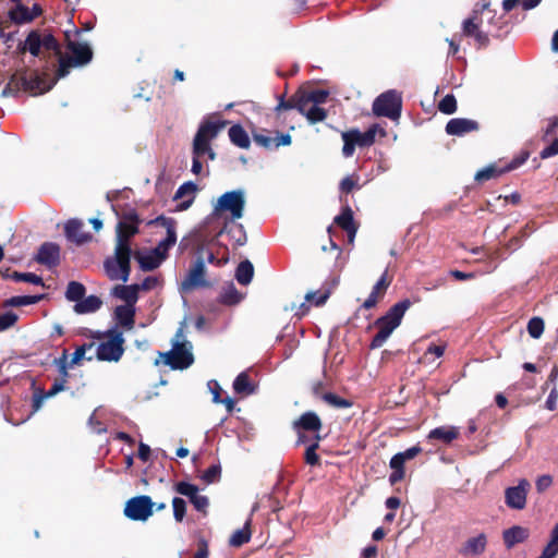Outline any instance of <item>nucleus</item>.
Returning <instances> with one entry per match:
<instances>
[{"mask_svg":"<svg viewBox=\"0 0 558 558\" xmlns=\"http://www.w3.org/2000/svg\"><path fill=\"white\" fill-rule=\"evenodd\" d=\"M227 122L222 120H204L193 138L192 156L208 160L216 159V153L211 146V142L216 140L220 131L226 126Z\"/></svg>","mask_w":558,"mask_h":558,"instance_id":"nucleus-1","label":"nucleus"},{"mask_svg":"<svg viewBox=\"0 0 558 558\" xmlns=\"http://www.w3.org/2000/svg\"><path fill=\"white\" fill-rule=\"evenodd\" d=\"M489 2H483L480 9L473 11L472 16L465 19L462 23V35L474 38L478 47H485L489 43L490 29L484 26V17L487 22L495 20V11L489 9Z\"/></svg>","mask_w":558,"mask_h":558,"instance_id":"nucleus-2","label":"nucleus"},{"mask_svg":"<svg viewBox=\"0 0 558 558\" xmlns=\"http://www.w3.org/2000/svg\"><path fill=\"white\" fill-rule=\"evenodd\" d=\"M185 322H182L172 339V348L170 351L160 353L166 365L172 369H185L194 362L192 353V343L185 339L184 335Z\"/></svg>","mask_w":558,"mask_h":558,"instance_id":"nucleus-3","label":"nucleus"},{"mask_svg":"<svg viewBox=\"0 0 558 558\" xmlns=\"http://www.w3.org/2000/svg\"><path fill=\"white\" fill-rule=\"evenodd\" d=\"M410 305L411 303L409 300L398 302L386 313L385 316L375 322V325L378 327V332L374 336L371 342V349H378L384 345L393 330L400 326Z\"/></svg>","mask_w":558,"mask_h":558,"instance_id":"nucleus-4","label":"nucleus"},{"mask_svg":"<svg viewBox=\"0 0 558 558\" xmlns=\"http://www.w3.org/2000/svg\"><path fill=\"white\" fill-rule=\"evenodd\" d=\"M245 204L246 197L243 189L228 191L217 198L211 216L221 217L223 214H229L232 221L239 220L244 216Z\"/></svg>","mask_w":558,"mask_h":558,"instance_id":"nucleus-5","label":"nucleus"},{"mask_svg":"<svg viewBox=\"0 0 558 558\" xmlns=\"http://www.w3.org/2000/svg\"><path fill=\"white\" fill-rule=\"evenodd\" d=\"M131 246L116 244L114 256L104 263L106 275L110 280L126 282L131 272Z\"/></svg>","mask_w":558,"mask_h":558,"instance_id":"nucleus-6","label":"nucleus"},{"mask_svg":"<svg viewBox=\"0 0 558 558\" xmlns=\"http://www.w3.org/2000/svg\"><path fill=\"white\" fill-rule=\"evenodd\" d=\"M402 109L401 94L396 89H389L380 94L373 102V112L377 117H386L398 120Z\"/></svg>","mask_w":558,"mask_h":558,"instance_id":"nucleus-7","label":"nucleus"},{"mask_svg":"<svg viewBox=\"0 0 558 558\" xmlns=\"http://www.w3.org/2000/svg\"><path fill=\"white\" fill-rule=\"evenodd\" d=\"M107 337L108 339L100 342L97 347V359L107 362H118L124 352L123 333L118 328H112L108 330Z\"/></svg>","mask_w":558,"mask_h":558,"instance_id":"nucleus-8","label":"nucleus"},{"mask_svg":"<svg viewBox=\"0 0 558 558\" xmlns=\"http://www.w3.org/2000/svg\"><path fill=\"white\" fill-rule=\"evenodd\" d=\"M154 506L149 496L133 497L126 501L124 514L133 521H146L153 514Z\"/></svg>","mask_w":558,"mask_h":558,"instance_id":"nucleus-9","label":"nucleus"},{"mask_svg":"<svg viewBox=\"0 0 558 558\" xmlns=\"http://www.w3.org/2000/svg\"><path fill=\"white\" fill-rule=\"evenodd\" d=\"M56 78L48 82L45 76L38 73H31L29 75H22L21 77H13L12 83L16 82L17 86H21L25 92L36 96L41 95L50 90L56 84Z\"/></svg>","mask_w":558,"mask_h":558,"instance_id":"nucleus-10","label":"nucleus"},{"mask_svg":"<svg viewBox=\"0 0 558 558\" xmlns=\"http://www.w3.org/2000/svg\"><path fill=\"white\" fill-rule=\"evenodd\" d=\"M59 372L61 374L60 379H56L52 384L51 388L48 391H37L33 397V411L37 412L41 407L45 400L52 398L60 391L65 389V383L68 377V366L65 362V357L58 361Z\"/></svg>","mask_w":558,"mask_h":558,"instance_id":"nucleus-11","label":"nucleus"},{"mask_svg":"<svg viewBox=\"0 0 558 558\" xmlns=\"http://www.w3.org/2000/svg\"><path fill=\"white\" fill-rule=\"evenodd\" d=\"M140 219L134 210H129L119 220L117 226V243L130 246L129 240L137 233Z\"/></svg>","mask_w":558,"mask_h":558,"instance_id":"nucleus-12","label":"nucleus"},{"mask_svg":"<svg viewBox=\"0 0 558 558\" xmlns=\"http://www.w3.org/2000/svg\"><path fill=\"white\" fill-rule=\"evenodd\" d=\"M205 260L203 256H198L191 269L189 270L185 279L180 284L181 292H189L195 288L204 287L207 284L205 280Z\"/></svg>","mask_w":558,"mask_h":558,"instance_id":"nucleus-13","label":"nucleus"},{"mask_svg":"<svg viewBox=\"0 0 558 558\" xmlns=\"http://www.w3.org/2000/svg\"><path fill=\"white\" fill-rule=\"evenodd\" d=\"M531 484L527 480L522 478L517 486L508 487L505 490L506 505L514 510H522L526 505V497Z\"/></svg>","mask_w":558,"mask_h":558,"instance_id":"nucleus-14","label":"nucleus"},{"mask_svg":"<svg viewBox=\"0 0 558 558\" xmlns=\"http://www.w3.org/2000/svg\"><path fill=\"white\" fill-rule=\"evenodd\" d=\"M68 49L71 52L70 62L73 65H85L90 62L93 58L92 48L87 43H78L70 39V35L66 33Z\"/></svg>","mask_w":558,"mask_h":558,"instance_id":"nucleus-15","label":"nucleus"},{"mask_svg":"<svg viewBox=\"0 0 558 558\" xmlns=\"http://www.w3.org/2000/svg\"><path fill=\"white\" fill-rule=\"evenodd\" d=\"M35 259L37 263L49 268L57 266L60 260L59 245L52 242H46L41 244Z\"/></svg>","mask_w":558,"mask_h":558,"instance_id":"nucleus-16","label":"nucleus"},{"mask_svg":"<svg viewBox=\"0 0 558 558\" xmlns=\"http://www.w3.org/2000/svg\"><path fill=\"white\" fill-rule=\"evenodd\" d=\"M478 123L471 119L454 118L448 121L446 132L449 135L462 136L466 133L476 131Z\"/></svg>","mask_w":558,"mask_h":558,"instance_id":"nucleus-17","label":"nucleus"},{"mask_svg":"<svg viewBox=\"0 0 558 558\" xmlns=\"http://www.w3.org/2000/svg\"><path fill=\"white\" fill-rule=\"evenodd\" d=\"M83 222L78 219H70L64 226L65 236L69 241L83 244L90 239V235L83 231Z\"/></svg>","mask_w":558,"mask_h":558,"instance_id":"nucleus-18","label":"nucleus"},{"mask_svg":"<svg viewBox=\"0 0 558 558\" xmlns=\"http://www.w3.org/2000/svg\"><path fill=\"white\" fill-rule=\"evenodd\" d=\"M166 255L157 247L148 253L138 254L136 256L140 267L145 271H150L158 268Z\"/></svg>","mask_w":558,"mask_h":558,"instance_id":"nucleus-19","label":"nucleus"},{"mask_svg":"<svg viewBox=\"0 0 558 558\" xmlns=\"http://www.w3.org/2000/svg\"><path fill=\"white\" fill-rule=\"evenodd\" d=\"M486 545L487 537L484 533H481L477 536L470 537L465 542L461 548V554L464 556H480L485 551Z\"/></svg>","mask_w":558,"mask_h":558,"instance_id":"nucleus-20","label":"nucleus"},{"mask_svg":"<svg viewBox=\"0 0 558 558\" xmlns=\"http://www.w3.org/2000/svg\"><path fill=\"white\" fill-rule=\"evenodd\" d=\"M140 286L138 284H129V286H116L112 289V294L120 300L125 302L124 305L134 306L138 300Z\"/></svg>","mask_w":558,"mask_h":558,"instance_id":"nucleus-21","label":"nucleus"},{"mask_svg":"<svg viewBox=\"0 0 558 558\" xmlns=\"http://www.w3.org/2000/svg\"><path fill=\"white\" fill-rule=\"evenodd\" d=\"M293 425L298 432L301 429L318 432L322 428V421L315 412L308 411L302 414Z\"/></svg>","mask_w":558,"mask_h":558,"instance_id":"nucleus-22","label":"nucleus"},{"mask_svg":"<svg viewBox=\"0 0 558 558\" xmlns=\"http://www.w3.org/2000/svg\"><path fill=\"white\" fill-rule=\"evenodd\" d=\"M135 307L131 305H119L114 310L117 323L128 330L134 327Z\"/></svg>","mask_w":558,"mask_h":558,"instance_id":"nucleus-23","label":"nucleus"},{"mask_svg":"<svg viewBox=\"0 0 558 558\" xmlns=\"http://www.w3.org/2000/svg\"><path fill=\"white\" fill-rule=\"evenodd\" d=\"M43 48L41 35L38 31H32L24 43L19 45L21 52L28 51L32 56H39L40 49Z\"/></svg>","mask_w":558,"mask_h":558,"instance_id":"nucleus-24","label":"nucleus"},{"mask_svg":"<svg viewBox=\"0 0 558 558\" xmlns=\"http://www.w3.org/2000/svg\"><path fill=\"white\" fill-rule=\"evenodd\" d=\"M338 283L337 279H332V283H325L318 291H310L305 294V301L311 302L316 306H320L328 300L331 290Z\"/></svg>","mask_w":558,"mask_h":558,"instance_id":"nucleus-25","label":"nucleus"},{"mask_svg":"<svg viewBox=\"0 0 558 558\" xmlns=\"http://www.w3.org/2000/svg\"><path fill=\"white\" fill-rule=\"evenodd\" d=\"M380 132L381 135H385L386 132L384 129H379L378 125H372L366 132L361 133L359 130H351V134L353 135L355 143L357 146L367 147L371 146L375 142V137L377 132Z\"/></svg>","mask_w":558,"mask_h":558,"instance_id":"nucleus-26","label":"nucleus"},{"mask_svg":"<svg viewBox=\"0 0 558 558\" xmlns=\"http://www.w3.org/2000/svg\"><path fill=\"white\" fill-rule=\"evenodd\" d=\"M335 222L347 231L349 241L353 242L356 234V227L354 226L353 213L347 207L343 211L335 218Z\"/></svg>","mask_w":558,"mask_h":558,"instance_id":"nucleus-27","label":"nucleus"},{"mask_svg":"<svg viewBox=\"0 0 558 558\" xmlns=\"http://www.w3.org/2000/svg\"><path fill=\"white\" fill-rule=\"evenodd\" d=\"M504 542L507 548H512L515 544L524 542L529 537V531L522 526H512L504 531Z\"/></svg>","mask_w":558,"mask_h":558,"instance_id":"nucleus-28","label":"nucleus"},{"mask_svg":"<svg viewBox=\"0 0 558 558\" xmlns=\"http://www.w3.org/2000/svg\"><path fill=\"white\" fill-rule=\"evenodd\" d=\"M459 435V430L454 426H440L428 433V439H437L445 444H450Z\"/></svg>","mask_w":558,"mask_h":558,"instance_id":"nucleus-29","label":"nucleus"},{"mask_svg":"<svg viewBox=\"0 0 558 558\" xmlns=\"http://www.w3.org/2000/svg\"><path fill=\"white\" fill-rule=\"evenodd\" d=\"M162 225L167 229V236L159 242L157 248L166 255L167 251L177 242L175 222L173 219L165 218Z\"/></svg>","mask_w":558,"mask_h":558,"instance_id":"nucleus-30","label":"nucleus"},{"mask_svg":"<svg viewBox=\"0 0 558 558\" xmlns=\"http://www.w3.org/2000/svg\"><path fill=\"white\" fill-rule=\"evenodd\" d=\"M196 191H197L196 184L191 181L185 182L179 186V189L177 190V192L174 194V199L184 198L185 196L189 197L186 201H184L180 205L181 209H186L191 206V204L194 201Z\"/></svg>","mask_w":558,"mask_h":558,"instance_id":"nucleus-31","label":"nucleus"},{"mask_svg":"<svg viewBox=\"0 0 558 558\" xmlns=\"http://www.w3.org/2000/svg\"><path fill=\"white\" fill-rule=\"evenodd\" d=\"M101 300L96 295H89L87 298H83L81 301L75 303L74 312L76 314H88L98 311L101 306Z\"/></svg>","mask_w":558,"mask_h":558,"instance_id":"nucleus-32","label":"nucleus"},{"mask_svg":"<svg viewBox=\"0 0 558 558\" xmlns=\"http://www.w3.org/2000/svg\"><path fill=\"white\" fill-rule=\"evenodd\" d=\"M233 389L238 395L243 396H250L256 391L255 385L250 380V377L245 372L240 373L235 377L233 381Z\"/></svg>","mask_w":558,"mask_h":558,"instance_id":"nucleus-33","label":"nucleus"},{"mask_svg":"<svg viewBox=\"0 0 558 558\" xmlns=\"http://www.w3.org/2000/svg\"><path fill=\"white\" fill-rule=\"evenodd\" d=\"M228 134H229L230 141L235 146H238L240 148H248L250 147L251 142H250L248 135L241 125H239V124L232 125L229 129Z\"/></svg>","mask_w":558,"mask_h":558,"instance_id":"nucleus-34","label":"nucleus"},{"mask_svg":"<svg viewBox=\"0 0 558 558\" xmlns=\"http://www.w3.org/2000/svg\"><path fill=\"white\" fill-rule=\"evenodd\" d=\"M44 298L43 294L39 295H16L7 299L3 302L4 307H22L27 305H33L41 301Z\"/></svg>","mask_w":558,"mask_h":558,"instance_id":"nucleus-35","label":"nucleus"},{"mask_svg":"<svg viewBox=\"0 0 558 558\" xmlns=\"http://www.w3.org/2000/svg\"><path fill=\"white\" fill-rule=\"evenodd\" d=\"M251 518H248L242 529H239L232 533L229 539V545L232 547H240L251 539Z\"/></svg>","mask_w":558,"mask_h":558,"instance_id":"nucleus-36","label":"nucleus"},{"mask_svg":"<svg viewBox=\"0 0 558 558\" xmlns=\"http://www.w3.org/2000/svg\"><path fill=\"white\" fill-rule=\"evenodd\" d=\"M254 276V267L253 264L250 260H243L241 262L235 270V279L236 281L246 286L248 284Z\"/></svg>","mask_w":558,"mask_h":558,"instance_id":"nucleus-37","label":"nucleus"},{"mask_svg":"<svg viewBox=\"0 0 558 558\" xmlns=\"http://www.w3.org/2000/svg\"><path fill=\"white\" fill-rule=\"evenodd\" d=\"M10 19L17 23L23 24L33 21L36 17V14H32L31 10L19 3L9 12Z\"/></svg>","mask_w":558,"mask_h":558,"instance_id":"nucleus-38","label":"nucleus"},{"mask_svg":"<svg viewBox=\"0 0 558 558\" xmlns=\"http://www.w3.org/2000/svg\"><path fill=\"white\" fill-rule=\"evenodd\" d=\"M558 555V523L550 533V539L538 558H555Z\"/></svg>","mask_w":558,"mask_h":558,"instance_id":"nucleus-39","label":"nucleus"},{"mask_svg":"<svg viewBox=\"0 0 558 558\" xmlns=\"http://www.w3.org/2000/svg\"><path fill=\"white\" fill-rule=\"evenodd\" d=\"M542 0H504L502 1V10L505 12H510L514 8L521 5L523 10L529 11L536 8Z\"/></svg>","mask_w":558,"mask_h":558,"instance_id":"nucleus-40","label":"nucleus"},{"mask_svg":"<svg viewBox=\"0 0 558 558\" xmlns=\"http://www.w3.org/2000/svg\"><path fill=\"white\" fill-rule=\"evenodd\" d=\"M86 289L85 287L77 282V281H71L68 284L66 291H65V298L71 301L77 303L81 301L85 295Z\"/></svg>","mask_w":558,"mask_h":558,"instance_id":"nucleus-41","label":"nucleus"},{"mask_svg":"<svg viewBox=\"0 0 558 558\" xmlns=\"http://www.w3.org/2000/svg\"><path fill=\"white\" fill-rule=\"evenodd\" d=\"M295 109L302 113L305 114L306 111H308V108H311L314 102L308 95L307 92H300L293 97Z\"/></svg>","mask_w":558,"mask_h":558,"instance_id":"nucleus-42","label":"nucleus"},{"mask_svg":"<svg viewBox=\"0 0 558 558\" xmlns=\"http://www.w3.org/2000/svg\"><path fill=\"white\" fill-rule=\"evenodd\" d=\"M174 489L178 494L187 497L191 502L198 496V487L187 482L177 483Z\"/></svg>","mask_w":558,"mask_h":558,"instance_id":"nucleus-43","label":"nucleus"},{"mask_svg":"<svg viewBox=\"0 0 558 558\" xmlns=\"http://www.w3.org/2000/svg\"><path fill=\"white\" fill-rule=\"evenodd\" d=\"M504 172H506L505 169H498L496 166L490 165L478 170L474 178L476 181L482 182L498 177Z\"/></svg>","mask_w":558,"mask_h":558,"instance_id":"nucleus-44","label":"nucleus"},{"mask_svg":"<svg viewBox=\"0 0 558 558\" xmlns=\"http://www.w3.org/2000/svg\"><path fill=\"white\" fill-rule=\"evenodd\" d=\"M320 440V436L319 435H316L315 436V441L313 444H311L306 450H305V462L308 464V465H317L319 463V457L318 454L316 453V450L318 448V442Z\"/></svg>","mask_w":558,"mask_h":558,"instance_id":"nucleus-45","label":"nucleus"},{"mask_svg":"<svg viewBox=\"0 0 558 558\" xmlns=\"http://www.w3.org/2000/svg\"><path fill=\"white\" fill-rule=\"evenodd\" d=\"M323 400L326 403H328L329 405H331L333 408H338V409H345V408H350L352 405V403L349 400L343 399L332 392L325 393L323 396Z\"/></svg>","mask_w":558,"mask_h":558,"instance_id":"nucleus-46","label":"nucleus"},{"mask_svg":"<svg viewBox=\"0 0 558 558\" xmlns=\"http://www.w3.org/2000/svg\"><path fill=\"white\" fill-rule=\"evenodd\" d=\"M304 116L310 123L314 124L324 121L327 117V113L323 108L319 107V105L314 104L311 108H308V111H306Z\"/></svg>","mask_w":558,"mask_h":558,"instance_id":"nucleus-47","label":"nucleus"},{"mask_svg":"<svg viewBox=\"0 0 558 558\" xmlns=\"http://www.w3.org/2000/svg\"><path fill=\"white\" fill-rule=\"evenodd\" d=\"M527 332L534 338L538 339L544 332V320L541 317H533L527 323Z\"/></svg>","mask_w":558,"mask_h":558,"instance_id":"nucleus-48","label":"nucleus"},{"mask_svg":"<svg viewBox=\"0 0 558 558\" xmlns=\"http://www.w3.org/2000/svg\"><path fill=\"white\" fill-rule=\"evenodd\" d=\"M438 109L445 114H452L457 111V100L453 95H446L438 104Z\"/></svg>","mask_w":558,"mask_h":558,"instance_id":"nucleus-49","label":"nucleus"},{"mask_svg":"<svg viewBox=\"0 0 558 558\" xmlns=\"http://www.w3.org/2000/svg\"><path fill=\"white\" fill-rule=\"evenodd\" d=\"M12 279L15 281H24L36 286H43L44 287V280L41 277L37 276L33 272H13Z\"/></svg>","mask_w":558,"mask_h":558,"instance_id":"nucleus-50","label":"nucleus"},{"mask_svg":"<svg viewBox=\"0 0 558 558\" xmlns=\"http://www.w3.org/2000/svg\"><path fill=\"white\" fill-rule=\"evenodd\" d=\"M342 140H343L342 154L347 158L351 157L354 154L355 146L357 144L355 143V140L350 131L342 133Z\"/></svg>","mask_w":558,"mask_h":558,"instance_id":"nucleus-51","label":"nucleus"},{"mask_svg":"<svg viewBox=\"0 0 558 558\" xmlns=\"http://www.w3.org/2000/svg\"><path fill=\"white\" fill-rule=\"evenodd\" d=\"M19 316L12 311L0 314V332L13 327L17 322Z\"/></svg>","mask_w":558,"mask_h":558,"instance_id":"nucleus-52","label":"nucleus"},{"mask_svg":"<svg viewBox=\"0 0 558 558\" xmlns=\"http://www.w3.org/2000/svg\"><path fill=\"white\" fill-rule=\"evenodd\" d=\"M172 508H173V517L177 522H181L186 512V504L180 497H174L172 499Z\"/></svg>","mask_w":558,"mask_h":558,"instance_id":"nucleus-53","label":"nucleus"},{"mask_svg":"<svg viewBox=\"0 0 558 558\" xmlns=\"http://www.w3.org/2000/svg\"><path fill=\"white\" fill-rule=\"evenodd\" d=\"M221 469L219 465L209 466L202 475V480L208 484L214 483L220 476Z\"/></svg>","mask_w":558,"mask_h":558,"instance_id":"nucleus-54","label":"nucleus"},{"mask_svg":"<svg viewBox=\"0 0 558 558\" xmlns=\"http://www.w3.org/2000/svg\"><path fill=\"white\" fill-rule=\"evenodd\" d=\"M387 280V270L381 275L378 281L373 287L372 293H375L378 298H381L389 286Z\"/></svg>","mask_w":558,"mask_h":558,"instance_id":"nucleus-55","label":"nucleus"},{"mask_svg":"<svg viewBox=\"0 0 558 558\" xmlns=\"http://www.w3.org/2000/svg\"><path fill=\"white\" fill-rule=\"evenodd\" d=\"M41 40H43V48H45L47 50H52L56 53H60L59 44H58L57 39L51 34H46V35L41 36Z\"/></svg>","mask_w":558,"mask_h":558,"instance_id":"nucleus-56","label":"nucleus"},{"mask_svg":"<svg viewBox=\"0 0 558 558\" xmlns=\"http://www.w3.org/2000/svg\"><path fill=\"white\" fill-rule=\"evenodd\" d=\"M556 155H558V138H555L548 146L544 147L539 153V157L542 159L551 158Z\"/></svg>","mask_w":558,"mask_h":558,"instance_id":"nucleus-57","label":"nucleus"},{"mask_svg":"<svg viewBox=\"0 0 558 558\" xmlns=\"http://www.w3.org/2000/svg\"><path fill=\"white\" fill-rule=\"evenodd\" d=\"M558 128V118L551 117L546 121V126L542 129L543 140H546L549 135L555 134Z\"/></svg>","mask_w":558,"mask_h":558,"instance_id":"nucleus-58","label":"nucleus"},{"mask_svg":"<svg viewBox=\"0 0 558 558\" xmlns=\"http://www.w3.org/2000/svg\"><path fill=\"white\" fill-rule=\"evenodd\" d=\"M553 484V477L550 475H542L536 480L535 487L538 493H544Z\"/></svg>","mask_w":558,"mask_h":558,"instance_id":"nucleus-59","label":"nucleus"},{"mask_svg":"<svg viewBox=\"0 0 558 558\" xmlns=\"http://www.w3.org/2000/svg\"><path fill=\"white\" fill-rule=\"evenodd\" d=\"M254 141L256 144H258L265 148H268V149L275 148V138L274 137H270V136H267L264 134H255Z\"/></svg>","mask_w":558,"mask_h":558,"instance_id":"nucleus-60","label":"nucleus"},{"mask_svg":"<svg viewBox=\"0 0 558 558\" xmlns=\"http://www.w3.org/2000/svg\"><path fill=\"white\" fill-rule=\"evenodd\" d=\"M307 93L316 105L324 104L328 97V92L324 89H316Z\"/></svg>","mask_w":558,"mask_h":558,"instance_id":"nucleus-61","label":"nucleus"},{"mask_svg":"<svg viewBox=\"0 0 558 558\" xmlns=\"http://www.w3.org/2000/svg\"><path fill=\"white\" fill-rule=\"evenodd\" d=\"M192 505L197 511L205 512L209 505V501L206 496L198 494V496L195 497V499L192 501Z\"/></svg>","mask_w":558,"mask_h":558,"instance_id":"nucleus-62","label":"nucleus"},{"mask_svg":"<svg viewBox=\"0 0 558 558\" xmlns=\"http://www.w3.org/2000/svg\"><path fill=\"white\" fill-rule=\"evenodd\" d=\"M557 399H558V391L556 387H553V389L549 392V396L546 400L545 407L549 411H554L557 407Z\"/></svg>","mask_w":558,"mask_h":558,"instance_id":"nucleus-63","label":"nucleus"},{"mask_svg":"<svg viewBox=\"0 0 558 558\" xmlns=\"http://www.w3.org/2000/svg\"><path fill=\"white\" fill-rule=\"evenodd\" d=\"M158 278L154 276L146 277L140 286V290L149 291L157 287Z\"/></svg>","mask_w":558,"mask_h":558,"instance_id":"nucleus-64","label":"nucleus"}]
</instances>
